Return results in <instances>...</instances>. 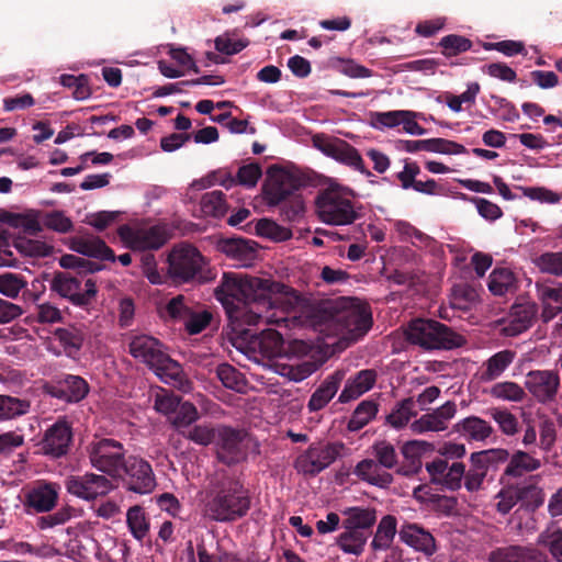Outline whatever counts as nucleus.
I'll return each instance as SVG.
<instances>
[{
    "label": "nucleus",
    "instance_id": "nucleus-1",
    "mask_svg": "<svg viewBox=\"0 0 562 562\" xmlns=\"http://www.w3.org/2000/svg\"><path fill=\"white\" fill-rule=\"evenodd\" d=\"M225 310L228 325L238 335L250 336L260 353L277 358L283 351V337L273 328L252 331L251 326L289 329L319 322L315 306L299 291L270 278L227 272L214 291Z\"/></svg>",
    "mask_w": 562,
    "mask_h": 562
},
{
    "label": "nucleus",
    "instance_id": "nucleus-2",
    "mask_svg": "<svg viewBox=\"0 0 562 562\" xmlns=\"http://www.w3.org/2000/svg\"><path fill=\"white\" fill-rule=\"evenodd\" d=\"M250 506L251 498L244 483L226 471H220L205 490L202 516L211 521L233 522L245 517Z\"/></svg>",
    "mask_w": 562,
    "mask_h": 562
},
{
    "label": "nucleus",
    "instance_id": "nucleus-3",
    "mask_svg": "<svg viewBox=\"0 0 562 562\" xmlns=\"http://www.w3.org/2000/svg\"><path fill=\"white\" fill-rule=\"evenodd\" d=\"M128 351L133 358L153 370L161 382L184 393L191 390L192 383L181 364L170 358L157 338L148 335L134 336L128 344Z\"/></svg>",
    "mask_w": 562,
    "mask_h": 562
},
{
    "label": "nucleus",
    "instance_id": "nucleus-4",
    "mask_svg": "<svg viewBox=\"0 0 562 562\" xmlns=\"http://www.w3.org/2000/svg\"><path fill=\"white\" fill-rule=\"evenodd\" d=\"M406 340L425 350L453 349L465 344L462 335L431 318L412 319L405 328Z\"/></svg>",
    "mask_w": 562,
    "mask_h": 562
},
{
    "label": "nucleus",
    "instance_id": "nucleus-5",
    "mask_svg": "<svg viewBox=\"0 0 562 562\" xmlns=\"http://www.w3.org/2000/svg\"><path fill=\"white\" fill-rule=\"evenodd\" d=\"M168 273L179 283H207L216 277L205 258L192 245L173 247L168 256Z\"/></svg>",
    "mask_w": 562,
    "mask_h": 562
},
{
    "label": "nucleus",
    "instance_id": "nucleus-6",
    "mask_svg": "<svg viewBox=\"0 0 562 562\" xmlns=\"http://www.w3.org/2000/svg\"><path fill=\"white\" fill-rule=\"evenodd\" d=\"M319 313L321 325L325 319V325L333 334L347 339H358L368 333L372 325V316L368 308L359 304H350L339 308H333L327 313L326 310L315 307Z\"/></svg>",
    "mask_w": 562,
    "mask_h": 562
},
{
    "label": "nucleus",
    "instance_id": "nucleus-7",
    "mask_svg": "<svg viewBox=\"0 0 562 562\" xmlns=\"http://www.w3.org/2000/svg\"><path fill=\"white\" fill-rule=\"evenodd\" d=\"M348 194H352V191L337 184L321 191L315 201L319 220L329 225L352 224L359 214L351 200L347 198Z\"/></svg>",
    "mask_w": 562,
    "mask_h": 562
},
{
    "label": "nucleus",
    "instance_id": "nucleus-8",
    "mask_svg": "<svg viewBox=\"0 0 562 562\" xmlns=\"http://www.w3.org/2000/svg\"><path fill=\"white\" fill-rule=\"evenodd\" d=\"M50 290L81 308L92 305L98 294L94 279L87 274H75L69 271L55 272L50 280Z\"/></svg>",
    "mask_w": 562,
    "mask_h": 562
},
{
    "label": "nucleus",
    "instance_id": "nucleus-9",
    "mask_svg": "<svg viewBox=\"0 0 562 562\" xmlns=\"http://www.w3.org/2000/svg\"><path fill=\"white\" fill-rule=\"evenodd\" d=\"M251 448H257V443L245 430L217 426L215 453L221 463L231 467L244 462Z\"/></svg>",
    "mask_w": 562,
    "mask_h": 562
},
{
    "label": "nucleus",
    "instance_id": "nucleus-10",
    "mask_svg": "<svg viewBox=\"0 0 562 562\" xmlns=\"http://www.w3.org/2000/svg\"><path fill=\"white\" fill-rule=\"evenodd\" d=\"M90 464L111 477L122 475L126 450L121 441L112 438L94 439L86 447Z\"/></svg>",
    "mask_w": 562,
    "mask_h": 562
},
{
    "label": "nucleus",
    "instance_id": "nucleus-11",
    "mask_svg": "<svg viewBox=\"0 0 562 562\" xmlns=\"http://www.w3.org/2000/svg\"><path fill=\"white\" fill-rule=\"evenodd\" d=\"M120 237L133 250H157L161 248L171 237V229L165 223H158L146 227H131L122 225L119 227Z\"/></svg>",
    "mask_w": 562,
    "mask_h": 562
},
{
    "label": "nucleus",
    "instance_id": "nucleus-12",
    "mask_svg": "<svg viewBox=\"0 0 562 562\" xmlns=\"http://www.w3.org/2000/svg\"><path fill=\"white\" fill-rule=\"evenodd\" d=\"M313 145L327 157L359 171L366 177L372 176V172L366 167L359 150L348 142L338 137L315 135L313 137Z\"/></svg>",
    "mask_w": 562,
    "mask_h": 562
},
{
    "label": "nucleus",
    "instance_id": "nucleus-13",
    "mask_svg": "<svg viewBox=\"0 0 562 562\" xmlns=\"http://www.w3.org/2000/svg\"><path fill=\"white\" fill-rule=\"evenodd\" d=\"M507 459L508 451L501 448L473 452L470 457V468L465 471V475L463 476L467 491H480L488 470H495L498 463H504Z\"/></svg>",
    "mask_w": 562,
    "mask_h": 562
},
{
    "label": "nucleus",
    "instance_id": "nucleus-14",
    "mask_svg": "<svg viewBox=\"0 0 562 562\" xmlns=\"http://www.w3.org/2000/svg\"><path fill=\"white\" fill-rule=\"evenodd\" d=\"M342 447L337 442L311 445L297 457L295 467L299 472L315 476L335 462Z\"/></svg>",
    "mask_w": 562,
    "mask_h": 562
},
{
    "label": "nucleus",
    "instance_id": "nucleus-15",
    "mask_svg": "<svg viewBox=\"0 0 562 562\" xmlns=\"http://www.w3.org/2000/svg\"><path fill=\"white\" fill-rule=\"evenodd\" d=\"M64 485L67 493L88 502L105 496L113 488V484L105 475L92 472L68 475Z\"/></svg>",
    "mask_w": 562,
    "mask_h": 562
},
{
    "label": "nucleus",
    "instance_id": "nucleus-16",
    "mask_svg": "<svg viewBox=\"0 0 562 562\" xmlns=\"http://www.w3.org/2000/svg\"><path fill=\"white\" fill-rule=\"evenodd\" d=\"M44 393L65 403H79L89 393L88 382L80 375L61 373L43 386Z\"/></svg>",
    "mask_w": 562,
    "mask_h": 562
},
{
    "label": "nucleus",
    "instance_id": "nucleus-17",
    "mask_svg": "<svg viewBox=\"0 0 562 562\" xmlns=\"http://www.w3.org/2000/svg\"><path fill=\"white\" fill-rule=\"evenodd\" d=\"M122 473L125 474L127 488L138 494H149L156 487V477L153 468L146 460L128 456Z\"/></svg>",
    "mask_w": 562,
    "mask_h": 562
},
{
    "label": "nucleus",
    "instance_id": "nucleus-18",
    "mask_svg": "<svg viewBox=\"0 0 562 562\" xmlns=\"http://www.w3.org/2000/svg\"><path fill=\"white\" fill-rule=\"evenodd\" d=\"M426 470L430 475L431 483L452 492L461 488L465 475V465L462 462L454 461L449 464L448 460L441 458L427 462Z\"/></svg>",
    "mask_w": 562,
    "mask_h": 562
},
{
    "label": "nucleus",
    "instance_id": "nucleus-19",
    "mask_svg": "<svg viewBox=\"0 0 562 562\" xmlns=\"http://www.w3.org/2000/svg\"><path fill=\"white\" fill-rule=\"evenodd\" d=\"M72 428L66 419H57L49 426L41 440L43 454L54 459L61 458L69 452L72 442Z\"/></svg>",
    "mask_w": 562,
    "mask_h": 562
},
{
    "label": "nucleus",
    "instance_id": "nucleus-20",
    "mask_svg": "<svg viewBox=\"0 0 562 562\" xmlns=\"http://www.w3.org/2000/svg\"><path fill=\"white\" fill-rule=\"evenodd\" d=\"M59 485L54 482L36 481L24 494L23 505L27 513H49L59 498Z\"/></svg>",
    "mask_w": 562,
    "mask_h": 562
},
{
    "label": "nucleus",
    "instance_id": "nucleus-21",
    "mask_svg": "<svg viewBox=\"0 0 562 562\" xmlns=\"http://www.w3.org/2000/svg\"><path fill=\"white\" fill-rule=\"evenodd\" d=\"M526 389L541 404L553 402L560 389V375L552 370H532L527 373Z\"/></svg>",
    "mask_w": 562,
    "mask_h": 562
},
{
    "label": "nucleus",
    "instance_id": "nucleus-22",
    "mask_svg": "<svg viewBox=\"0 0 562 562\" xmlns=\"http://www.w3.org/2000/svg\"><path fill=\"white\" fill-rule=\"evenodd\" d=\"M299 181L292 175L281 171L270 176L262 186L265 199L269 205H278L288 199L297 196Z\"/></svg>",
    "mask_w": 562,
    "mask_h": 562
},
{
    "label": "nucleus",
    "instance_id": "nucleus-23",
    "mask_svg": "<svg viewBox=\"0 0 562 562\" xmlns=\"http://www.w3.org/2000/svg\"><path fill=\"white\" fill-rule=\"evenodd\" d=\"M488 562H550L548 555L533 547L509 544L493 549Z\"/></svg>",
    "mask_w": 562,
    "mask_h": 562
},
{
    "label": "nucleus",
    "instance_id": "nucleus-24",
    "mask_svg": "<svg viewBox=\"0 0 562 562\" xmlns=\"http://www.w3.org/2000/svg\"><path fill=\"white\" fill-rule=\"evenodd\" d=\"M537 313L538 307L536 303L525 302L514 304L502 329L504 335L515 337L528 330L532 326Z\"/></svg>",
    "mask_w": 562,
    "mask_h": 562
},
{
    "label": "nucleus",
    "instance_id": "nucleus-25",
    "mask_svg": "<svg viewBox=\"0 0 562 562\" xmlns=\"http://www.w3.org/2000/svg\"><path fill=\"white\" fill-rule=\"evenodd\" d=\"M345 376V370H336L331 374L327 375L312 393L307 402L308 412L313 413L325 408L337 394Z\"/></svg>",
    "mask_w": 562,
    "mask_h": 562
},
{
    "label": "nucleus",
    "instance_id": "nucleus-26",
    "mask_svg": "<svg viewBox=\"0 0 562 562\" xmlns=\"http://www.w3.org/2000/svg\"><path fill=\"white\" fill-rule=\"evenodd\" d=\"M0 223L12 228H21L25 234L37 236L43 232L42 211L26 210L23 213H13L0 210Z\"/></svg>",
    "mask_w": 562,
    "mask_h": 562
},
{
    "label": "nucleus",
    "instance_id": "nucleus-27",
    "mask_svg": "<svg viewBox=\"0 0 562 562\" xmlns=\"http://www.w3.org/2000/svg\"><path fill=\"white\" fill-rule=\"evenodd\" d=\"M378 373L373 369H364L347 379L339 394V403H349L370 391L376 382Z\"/></svg>",
    "mask_w": 562,
    "mask_h": 562
},
{
    "label": "nucleus",
    "instance_id": "nucleus-28",
    "mask_svg": "<svg viewBox=\"0 0 562 562\" xmlns=\"http://www.w3.org/2000/svg\"><path fill=\"white\" fill-rule=\"evenodd\" d=\"M70 249L99 260L115 261L114 251L98 236H77L70 240Z\"/></svg>",
    "mask_w": 562,
    "mask_h": 562
},
{
    "label": "nucleus",
    "instance_id": "nucleus-29",
    "mask_svg": "<svg viewBox=\"0 0 562 562\" xmlns=\"http://www.w3.org/2000/svg\"><path fill=\"white\" fill-rule=\"evenodd\" d=\"M537 297L541 302V319L549 323L558 314L562 313V285L537 283Z\"/></svg>",
    "mask_w": 562,
    "mask_h": 562
},
{
    "label": "nucleus",
    "instance_id": "nucleus-30",
    "mask_svg": "<svg viewBox=\"0 0 562 562\" xmlns=\"http://www.w3.org/2000/svg\"><path fill=\"white\" fill-rule=\"evenodd\" d=\"M432 450V445L424 440H409L402 446V454L405 463L397 468L401 475L411 476L422 469V456Z\"/></svg>",
    "mask_w": 562,
    "mask_h": 562
},
{
    "label": "nucleus",
    "instance_id": "nucleus-31",
    "mask_svg": "<svg viewBox=\"0 0 562 562\" xmlns=\"http://www.w3.org/2000/svg\"><path fill=\"white\" fill-rule=\"evenodd\" d=\"M398 535L404 543L417 551H422L427 555H431L436 552L434 536L417 524L403 525Z\"/></svg>",
    "mask_w": 562,
    "mask_h": 562
},
{
    "label": "nucleus",
    "instance_id": "nucleus-32",
    "mask_svg": "<svg viewBox=\"0 0 562 562\" xmlns=\"http://www.w3.org/2000/svg\"><path fill=\"white\" fill-rule=\"evenodd\" d=\"M540 467L541 462L539 459L532 457L527 451L517 450L512 456L508 454L507 465L501 476V483H505L510 479L521 477L538 470Z\"/></svg>",
    "mask_w": 562,
    "mask_h": 562
},
{
    "label": "nucleus",
    "instance_id": "nucleus-33",
    "mask_svg": "<svg viewBox=\"0 0 562 562\" xmlns=\"http://www.w3.org/2000/svg\"><path fill=\"white\" fill-rule=\"evenodd\" d=\"M381 468L375 460L363 459L355 467L353 474L371 485L387 488L393 482V475Z\"/></svg>",
    "mask_w": 562,
    "mask_h": 562
},
{
    "label": "nucleus",
    "instance_id": "nucleus-34",
    "mask_svg": "<svg viewBox=\"0 0 562 562\" xmlns=\"http://www.w3.org/2000/svg\"><path fill=\"white\" fill-rule=\"evenodd\" d=\"M516 351L504 349L497 351L483 362L481 380L483 382H492L497 380L514 362Z\"/></svg>",
    "mask_w": 562,
    "mask_h": 562
},
{
    "label": "nucleus",
    "instance_id": "nucleus-35",
    "mask_svg": "<svg viewBox=\"0 0 562 562\" xmlns=\"http://www.w3.org/2000/svg\"><path fill=\"white\" fill-rule=\"evenodd\" d=\"M346 518L342 520L344 529L369 532V529L376 521V512L373 508L349 507L344 512Z\"/></svg>",
    "mask_w": 562,
    "mask_h": 562
},
{
    "label": "nucleus",
    "instance_id": "nucleus-36",
    "mask_svg": "<svg viewBox=\"0 0 562 562\" xmlns=\"http://www.w3.org/2000/svg\"><path fill=\"white\" fill-rule=\"evenodd\" d=\"M454 429L469 440L483 441L493 432V427L477 416H469L454 425Z\"/></svg>",
    "mask_w": 562,
    "mask_h": 562
},
{
    "label": "nucleus",
    "instance_id": "nucleus-37",
    "mask_svg": "<svg viewBox=\"0 0 562 562\" xmlns=\"http://www.w3.org/2000/svg\"><path fill=\"white\" fill-rule=\"evenodd\" d=\"M537 477L530 476L524 483L515 485L521 507L535 510L543 504V492L538 486Z\"/></svg>",
    "mask_w": 562,
    "mask_h": 562
},
{
    "label": "nucleus",
    "instance_id": "nucleus-38",
    "mask_svg": "<svg viewBox=\"0 0 562 562\" xmlns=\"http://www.w3.org/2000/svg\"><path fill=\"white\" fill-rule=\"evenodd\" d=\"M255 243L243 238L226 239L221 244L222 251L228 257L246 263L255 258Z\"/></svg>",
    "mask_w": 562,
    "mask_h": 562
},
{
    "label": "nucleus",
    "instance_id": "nucleus-39",
    "mask_svg": "<svg viewBox=\"0 0 562 562\" xmlns=\"http://www.w3.org/2000/svg\"><path fill=\"white\" fill-rule=\"evenodd\" d=\"M397 520L392 515L383 516L380 520L371 547L374 551L386 550L391 547L396 535Z\"/></svg>",
    "mask_w": 562,
    "mask_h": 562
},
{
    "label": "nucleus",
    "instance_id": "nucleus-40",
    "mask_svg": "<svg viewBox=\"0 0 562 562\" xmlns=\"http://www.w3.org/2000/svg\"><path fill=\"white\" fill-rule=\"evenodd\" d=\"M378 404L373 400H364L358 404L347 423L349 431H358L367 426L376 415Z\"/></svg>",
    "mask_w": 562,
    "mask_h": 562
},
{
    "label": "nucleus",
    "instance_id": "nucleus-41",
    "mask_svg": "<svg viewBox=\"0 0 562 562\" xmlns=\"http://www.w3.org/2000/svg\"><path fill=\"white\" fill-rule=\"evenodd\" d=\"M368 537L369 532L345 529L337 537L336 543L345 553L360 555L364 550Z\"/></svg>",
    "mask_w": 562,
    "mask_h": 562
},
{
    "label": "nucleus",
    "instance_id": "nucleus-42",
    "mask_svg": "<svg viewBox=\"0 0 562 562\" xmlns=\"http://www.w3.org/2000/svg\"><path fill=\"white\" fill-rule=\"evenodd\" d=\"M225 196L221 190L204 193L200 202L202 212L207 216L223 217L228 210Z\"/></svg>",
    "mask_w": 562,
    "mask_h": 562
},
{
    "label": "nucleus",
    "instance_id": "nucleus-43",
    "mask_svg": "<svg viewBox=\"0 0 562 562\" xmlns=\"http://www.w3.org/2000/svg\"><path fill=\"white\" fill-rule=\"evenodd\" d=\"M126 524L133 537L143 541L149 532V521L143 507L135 505L126 513Z\"/></svg>",
    "mask_w": 562,
    "mask_h": 562
},
{
    "label": "nucleus",
    "instance_id": "nucleus-44",
    "mask_svg": "<svg viewBox=\"0 0 562 562\" xmlns=\"http://www.w3.org/2000/svg\"><path fill=\"white\" fill-rule=\"evenodd\" d=\"M516 278L507 268H496L490 274L488 289L495 295H504L515 289Z\"/></svg>",
    "mask_w": 562,
    "mask_h": 562
},
{
    "label": "nucleus",
    "instance_id": "nucleus-45",
    "mask_svg": "<svg viewBox=\"0 0 562 562\" xmlns=\"http://www.w3.org/2000/svg\"><path fill=\"white\" fill-rule=\"evenodd\" d=\"M415 400L407 397L396 404L387 415V423L394 428H402L408 424L412 417L416 416Z\"/></svg>",
    "mask_w": 562,
    "mask_h": 562
},
{
    "label": "nucleus",
    "instance_id": "nucleus-46",
    "mask_svg": "<svg viewBox=\"0 0 562 562\" xmlns=\"http://www.w3.org/2000/svg\"><path fill=\"white\" fill-rule=\"evenodd\" d=\"M55 337L64 347L65 352L68 356L77 353L81 349L85 339L83 333L72 326L66 328H57L55 330Z\"/></svg>",
    "mask_w": 562,
    "mask_h": 562
},
{
    "label": "nucleus",
    "instance_id": "nucleus-47",
    "mask_svg": "<svg viewBox=\"0 0 562 562\" xmlns=\"http://www.w3.org/2000/svg\"><path fill=\"white\" fill-rule=\"evenodd\" d=\"M31 404L27 400H21L10 395L0 394V419H12L29 413Z\"/></svg>",
    "mask_w": 562,
    "mask_h": 562
},
{
    "label": "nucleus",
    "instance_id": "nucleus-48",
    "mask_svg": "<svg viewBox=\"0 0 562 562\" xmlns=\"http://www.w3.org/2000/svg\"><path fill=\"white\" fill-rule=\"evenodd\" d=\"M216 375L225 387L233 391L243 392L246 386L244 374L229 363L217 366Z\"/></svg>",
    "mask_w": 562,
    "mask_h": 562
},
{
    "label": "nucleus",
    "instance_id": "nucleus-49",
    "mask_svg": "<svg viewBox=\"0 0 562 562\" xmlns=\"http://www.w3.org/2000/svg\"><path fill=\"white\" fill-rule=\"evenodd\" d=\"M490 395L496 400L508 402H521L525 396V390L518 383L513 381H504L495 383L491 390Z\"/></svg>",
    "mask_w": 562,
    "mask_h": 562
},
{
    "label": "nucleus",
    "instance_id": "nucleus-50",
    "mask_svg": "<svg viewBox=\"0 0 562 562\" xmlns=\"http://www.w3.org/2000/svg\"><path fill=\"white\" fill-rule=\"evenodd\" d=\"M255 228L257 235L276 241H284L292 237V231L290 228L281 226L270 218L259 220Z\"/></svg>",
    "mask_w": 562,
    "mask_h": 562
},
{
    "label": "nucleus",
    "instance_id": "nucleus-51",
    "mask_svg": "<svg viewBox=\"0 0 562 562\" xmlns=\"http://www.w3.org/2000/svg\"><path fill=\"white\" fill-rule=\"evenodd\" d=\"M59 266L68 270H77L76 274H87L100 271L102 265L89 259L67 254L59 258Z\"/></svg>",
    "mask_w": 562,
    "mask_h": 562
},
{
    "label": "nucleus",
    "instance_id": "nucleus-52",
    "mask_svg": "<svg viewBox=\"0 0 562 562\" xmlns=\"http://www.w3.org/2000/svg\"><path fill=\"white\" fill-rule=\"evenodd\" d=\"M199 418L196 407L190 402L180 403L175 417L172 419V426L181 435V430H188L195 420Z\"/></svg>",
    "mask_w": 562,
    "mask_h": 562
},
{
    "label": "nucleus",
    "instance_id": "nucleus-53",
    "mask_svg": "<svg viewBox=\"0 0 562 562\" xmlns=\"http://www.w3.org/2000/svg\"><path fill=\"white\" fill-rule=\"evenodd\" d=\"M181 436L201 446L215 445L217 426L196 425L188 430H181Z\"/></svg>",
    "mask_w": 562,
    "mask_h": 562
},
{
    "label": "nucleus",
    "instance_id": "nucleus-54",
    "mask_svg": "<svg viewBox=\"0 0 562 562\" xmlns=\"http://www.w3.org/2000/svg\"><path fill=\"white\" fill-rule=\"evenodd\" d=\"M43 227L66 234L74 227L72 221L63 211L42 212Z\"/></svg>",
    "mask_w": 562,
    "mask_h": 562
},
{
    "label": "nucleus",
    "instance_id": "nucleus-55",
    "mask_svg": "<svg viewBox=\"0 0 562 562\" xmlns=\"http://www.w3.org/2000/svg\"><path fill=\"white\" fill-rule=\"evenodd\" d=\"M15 249L29 257H46L50 254L52 247L44 241L19 237L14 240Z\"/></svg>",
    "mask_w": 562,
    "mask_h": 562
},
{
    "label": "nucleus",
    "instance_id": "nucleus-56",
    "mask_svg": "<svg viewBox=\"0 0 562 562\" xmlns=\"http://www.w3.org/2000/svg\"><path fill=\"white\" fill-rule=\"evenodd\" d=\"M396 232L404 238V239H415L416 241L412 240V243L416 246L420 247H430L435 239L427 234L423 233L408 222L400 221L395 225Z\"/></svg>",
    "mask_w": 562,
    "mask_h": 562
},
{
    "label": "nucleus",
    "instance_id": "nucleus-57",
    "mask_svg": "<svg viewBox=\"0 0 562 562\" xmlns=\"http://www.w3.org/2000/svg\"><path fill=\"white\" fill-rule=\"evenodd\" d=\"M374 460L385 469H394L397 464V454L393 445L387 441H378L373 445Z\"/></svg>",
    "mask_w": 562,
    "mask_h": 562
},
{
    "label": "nucleus",
    "instance_id": "nucleus-58",
    "mask_svg": "<svg viewBox=\"0 0 562 562\" xmlns=\"http://www.w3.org/2000/svg\"><path fill=\"white\" fill-rule=\"evenodd\" d=\"M439 45L442 48V54L451 57L471 49L472 42L464 36L450 34L442 37Z\"/></svg>",
    "mask_w": 562,
    "mask_h": 562
},
{
    "label": "nucleus",
    "instance_id": "nucleus-59",
    "mask_svg": "<svg viewBox=\"0 0 562 562\" xmlns=\"http://www.w3.org/2000/svg\"><path fill=\"white\" fill-rule=\"evenodd\" d=\"M26 284L19 274L11 272L0 274V293L7 297L16 299Z\"/></svg>",
    "mask_w": 562,
    "mask_h": 562
},
{
    "label": "nucleus",
    "instance_id": "nucleus-60",
    "mask_svg": "<svg viewBox=\"0 0 562 562\" xmlns=\"http://www.w3.org/2000/svg\"><path fill=\"white\" fill-rule=\"evenodd\" d=\"M75 508L71 506H65L53 514L41 516L37 518L36 526L41 530L54 528L57 526L65 525L69 521L74 515Z\"/></svg>",
    "mask_w": 562,
    "mask_h": 562
},
{
    "label": "nucleus",
    "instance_id": "nucleus-61",
    "mask_svg": "<svg viewBox=\"0 0 562 562\" xmlns=\"http://www.w3.org/2000/svg\"><path fill=\"white\" fill-rule=\"evenodd\" d=\"M492 418L498 424L501 431L506 436H514L518 432V419L506 408L491 409Z\"/></svg>",
    "mask_w": 562,
    "mask_h": 562
},
{
    "label": "nucleus",
    "instance_id": "nucleus-62",
    "mask_svg": "<svg viewBox=\"0 0 562 562\" xmlns=\"http://www.w3.org/2000/svg\"><path fill=\"white\" fill-rule=\"evenodd\" d=\"M496 509L498 513L506 515L508 514L516 504L519 503V496L516 492L515 485H508L503 487L496 495Z\"/></svg>",
    "mask_w": 562,
    "mask_h": 562
},
{
    "label": "nucleus",
    "instance_id": "nucleus-63",
    "mask_svg": "<svg viewBox=\"0 0 562 562\" xmlns=\"http://www.w3.org/2000/svg\"><path fill=\"white\" fill-rule=\"evenodd\" d=\"M236 176L238 184L254 188L262 176V169L259 164L250 162L241 166Z\"/></svg>",
    "mask_w": 562,
    "mask_h": 562
},
{
    "label": "nucleus",
    "instance_id": "nucleus-64",
    "mask_svg": "<svg viewBox=\"0 0 562 562\" xmlns=\"http://www.w3.org/2000/svg\"><path fill=\"white\" fill-rule=\"evenodd\" d=\"M538 266L544 272L562 276V251L542 254L538 258Z\"/></svg>",
    "mask_w": 562,
    "mask_h": 562
}]
</instances>
